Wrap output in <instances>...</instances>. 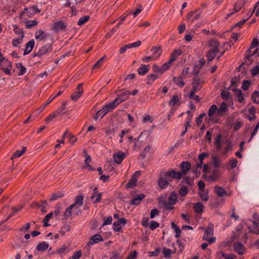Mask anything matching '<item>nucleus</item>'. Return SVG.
Listing matches in <instances>:
<instances>
[{"label":"nucleus","mask_w":259,"mask_h":259,"mask_svg":"<svg viewBox=\"0 0 259 259\" xmlns=\"http://www.w3.org/2000/svg\"><path fill=\"white\" fill-rule=\"evenodd\" d=\"M208 46L210 49L206 55L208 63L211 62L219 52L220 44L219 41L215 39H211L209 42Z\"/></svg>","instance_id":"obj_1"},{"label":"nucleus","mask_w":259,"mask_h":259,"mask_svg":"<svg viewBox=\"0 0 259 259\" xmlns=\"http://www.w3.org/2000/svg\"><path fill=\"white\" fill-rule=\"evenodd\" d=\"M213 225L209 224L208 226L205 229L203 236V239L208 242L209 244H211L215 241V238L211 237L213 235Z\"/></svg>","instance_id":"obj_2"},{"label":"nucleus","mask_w":259,"mask_h":259,"mask_svg":"<svg viewBox=\"0 0 259 259\" xmlns=\"http://www.w3.org/2000/svg\"><path fill=\"white\" fill-rule=\"evenodd\" d=\"M131 94V93L129 91H123L117 95L116 98L114 100V101L118 105L122 102L126 100Z\"/></svg>","instance_id":"obj_3"},{"label":"nucleus","mask_w":259,"mask_h":259,"mask_svg":"<svg viewBox=\"0 0 259 259\" xmlns=\"http://www.w3.org/2000/svg\"><path fill=\"white\" fill-rule=\"evenodd\" d=\"M204 82V81L202 78L198 76H195L192 82L193 87L192 90H194V92H198L202 88V84Z\"/></svg>","instance_id":"obj_4"},{"label":"nucleus","mask_w":259,"mask_h":259,"mask_svg":"<svg viewBox=\"0 0 259 259\" xmlns=\"http://www.w3.org/2000/svg\"><path fill=\"white\" fill-rule=\"evenodd\" d=\"M83 93L82 83H80L77 85L75 91L71 96V99L74 101H77L81 96Z\"/></svg>","instance_id":"obj_5"},{"label":"nucleus","mask_w":259,"mask_h":259,"mask_svg":"<svg viewBox=\"0 0 259 259\" xmlns=\"http://www.w3.org/2000/svg\"><path fill=\"white\" fill-rule=\"evenodd\" d=\"M201 13V11L200 9L190 12L187 14V20L192 22L198 20Z\"/></svg>","instance_id":"obj_6"},{"label":"nucleus","mask_w":259,"mask_h":259,"mask_svg":"<svg viewBox=\"0 0 259 259\" xmlns=\"http://www.w3.org/2000/svg\"><path fill=\"white\" fill-rule=\"evenodd\" d=\"M52 50V47L51 44H48L42 47H41L35 54L34 56H41L45 55L47 53L49 52Z\"/></svg>","instance_id":"obj_7"},{"label":"nucleus","mask_w":259,"mask_h":259,"mask_svg":"<svg viewBox=\"0 0 259 259\" xmlns=\"http://www.w3.org/2000/svg\"><path fill=\"white\" fill-rule=\"evenodd\" d=\"M164 176L169 180H171V178L180 180L182 178L180 172H177L175 170H170L164 172Z\"/></svg>","instance_id":"obj_8"},{"label":"nucleus","mask_w":259,"mask_h":259,"mask_svg":"<svg viewBox=\"0 0 259 259\" xmlns=\"http://www.w3.org/2000/svg\"><path fill=\"white\" fill-rule=\"evenodd\" d=\"M171 180H169L164 176V174L161 175L159 178L157 183L159 187L161 189H164L167 187L169 182H171Z\"/></svg>","instance_id":"obj_9"},{"label":"nucleus","mask_w":259,"mask_h":259,"mask_svg":"<svg viewBox=\"0 0 259 259\" xmlns=\"http://www.w3.org/2000/svg\"><path fill=\"white\" fill-rule=\"evenodd\" d=\"M180 167L181 171L180 172L181 174L182 177H183V176L187 174V173L190 171L191 165L190 163L188 161H183L180 164Z\"/></svg>","instance_id":"obj_10"},{"label":"nucleus","mask_w":259,"mask_h":259,"mask_svg":"<svg viewBox=\"0 0 259 259\" xmlns=\"http://www.w3.org/2000/svg\"><path fill=\"white\" fill-rule=\"evenodd\" d=\"M40 9H38L37 6L34 5L29 8H25L23 14H26L28 17H30L31 15H33L36 13H39Z\"/></svg>","instance_id":"obj_11"},{"label":"nucleus","mask_w":259,"mask_h":259,"mask_svg":"<svg viewBox=\"0 0 259 259\" xmlns=\"http://www.w3.org/2000/svg\"><path fill=\"white\" fill-rule=\"evenodd\" d=\"M140 171H137L135 172L134 175L132 176L131 180L128 182V183L126 185V187L127 188H131L134 187L138 181L137 177H138L140 175Z\"/></svg>","instance_id":"obj_12"},{"label":"nucleus","mask_w":259,"mask_h":259,"mask_svg":"<svg viewBox=\"0 0 259 259\" xmlns=\"http://www.w3.org/2000/svg\"><path fill=\"white\" fill-rule=\"evenodd\" d=\"M126 221L125 219L122 218L118 219L116 222H114L113 224V229L115 232H119L120 231L122 226L121 224L124 225L126 224Z\"/></svg>","instance_id":"obj_13"},{"label":"nucleus","mask_w":259,"mask_h":259,"mask_svg":"<svg viewBox=\"0 0 259 259\" xmlns=\"http://www.w3.org/2000/svg\"><path fill=\"white\" fill-rule=\"evenodd\" d=\"M67 27V25L63 21H59L55 22L53 27V29L56 32L62 31Z\"/></svg>","instance_id":"obj_14"},{"label":"nucleus","mask_w":259,"mask_h":259,"mask_svg":"<svg viewBox=\"0 0 259 259\" xmlns=\"http://www.w3.org/2000/svg\"><path fill=\"white\" fill-rule=\"evenodd\" d=\"M125 157V154L121 151H119L113 155L114 162L117 164H120Z\"/></svg>","instance_id":"obj_15"},{"label":"nucleus","mask_w":259,"mask_h":259,"mask_svg":"<svg viewBox=\"0 0 259 259\" xmlns=\"http://www.w3.org/2000/svg\"><path fill=\"white\" fill-rule=\"evenodd\" d=\"M208 157V154L206 152H203L200 154L198 156L199 162L196 164V169H193V172H197V168H201L202 167L203 160L205 157Z\"/></svg>","instance_id":"obj_16"},{"label":"nucleus","mask_w":259,"mask_h":259,"mask_svg":"<svg viewBox=\"0 0 259 259\" xmlns=\"http://www.w3.org/2000/svg\"><path fill=\"white\" fill-rule=\"evenodd\" d=\"M83 198L84 197L82 194L78 195L75 197L74 203L71 204V205H73L74 209H77L82 205Z\"/></svg>","instance_id":"obj_17"},{"label":"nucleus","mask_w":259,"mask_h":259,"mask_svg":"<svg viewBox=\"0 0 259 259\" xmlns=\"http://www.w3.org/2000/svg\"><path fill=\"white\" fill-rule=\"evenodd\" d=\"M102 197V193L97 192V188H95L93 190V194L91 196V199L93 200L94 203H96L100 201Z\"/></svg>","instance_id":"obj_18"},{"label":"nucleus","mask_w":259,"mask_h":259,"mask_svg":"<svg viewBox=\"0 0 259 259\" xmlns=\"http://www.w3.org/2000/svg\"><path fill=\"white\" fill-rule=\"evenodd\" d=\"M214 191L217 195L219 197H223L225 196L230 195V194L228 193L222 187L215 186L214 187Z\"/></svg>","instance_id":"obj_19"},{"label":"nucleus","mask_w":259,"mask_h":259,"mask_svg":"<svg viewBox=\"0 0 259 259\" xmlns=\"http://www.w3.org/2000/svg\"><path fill=\"white\" fill-rule=\"evenodd\" d=\"M117 105L114 102V101L109 103L106 105L104 106L102 108L103 109L104 114H107L110 111L112 110L117 107Z\"/></svg>","instance_id":"obj_20"},{"label":"nucleus","mask_w":259,"mask_h":259,"mask_svg":"<svg viewBox=\"0 0 259 259\" xmlns=\"http://www.w3.org/2000/svg\"><path fill=\"white\" fill-rule=\"evenodd\" d=\"M34 44L35 41L34 39L29 40L25 45L23 55H26L30 53L34 46Z\"/></svg>","instance_id":"obj_21"},{"label":"nucleus","mask_w":259,"mask_h":259,"mask_svg":"<svg viewBox=\"0 0 259 259\" xmlns=\"http://www.w3.org/2000/svg\"><path fill=\"white\" fill-rule=\"evenodd\" d=\"M219 171L218 169H213L212 174L206 177V179L208 181L210 182H214L217 181L220 178Z\"/></svg>","instance_id":"obj_22"},{"label":"nucleus","mask_w":259,"mask_h":259,"mask_svg":"<svg viewBox=\"0 0 259 259\" xmlns=\"http://www.w3.org/2000/svg\"><path fill=\"white\" fill-rule=\"evenodd\" d=\"M69 251V249L66 245H63L61 247L57 249L56 251H54L53 254H58L60 256H63L66 254Z\"/></svg>","instance_id":"obj_23"},{"label":"nucleus","mask_w":259,"mask_h":259,"mask_svg":"<svg viewBox=\"0 0 259 259\" xmlns=\"http://www.w3.org/2000/svg\"><path fill=\"white\" fill-rule=\"evenodd\" d=\"M145 197V195L144 194H141L137 195L131 200L130 204L133 205H138L141 203L142 200Z\"/></svg>","instance_id":"obj_24"},{"label":"nucleus","mask_w":259,"mask_h":259,"mask_svg":"<svg viewBox=\"0 0 259 259\" xmlns=\"http://www.w3.org/2000/svg\"><path fill=\"white\" fill-rule=\"evenodd\" d=\"M150 70L149 65L141 64L140 67L137 69L138 74L140 75H145Z\"/></svg>","instance_id":"obj_25"},{"label":"nucleus","mask_w":259,"mask_h":259,"mask_svg":"<svg viewBox=\"0 0 259 259\" xmlns=\"http://www.w3.org/2000/svg\"><path fill=\"white\" fill-rule=\"evenodd\" d=\"M253 48L249 47V48L246 51L245 55V59H249L251 56L257 57L259 56V54H257L258 52V49H255L254 51L252 53V49Z\"/></svg>","instance_id":"obj_26"},{"label":"nucleus","mask_w":259,"mask_h":259,"mask_svg":"<svg viewBox=\"0 0 259 259\" xmlns=\"http://www.w3.org/2000/svg\"><path fill=\"white\" fill-rule=\"evenodd\" d=\"M227 109L228 107L226 103L225 102H222L220 108H218V115L223 116Z\"/></svg>","instance_id":"obj_27"},{"label":"nucleus","mask_w":259,"mask_h":259,"mask_svg":"<svg viewBox=\"0 0 259 259\" xmlns=\"http://www.w3.org/2000/svg\"><path fill=\"white\" fill-rule=\"evenodd\" d=\"M151 51L153 53L152 56L155 58H158L161 54V49L159 46H154L152 48Z\"/></svg>","instance_id":"obj_28"},{"label":"nucleus","mask_w":259,"mask_h":259,"mask_svg":"<svg viewBox=\"0 0 259 259\" xmlns=\"http://www.w3.org/2000/svg\"><path fill=\"white\" fill-rule=\"evenodd\" d=\"M235 251L239 254H243L244 252V249L243 244L241 243H235L234 245Z\"/></svg>","instance_id":"obj_29"},{"label":"nucleus","mask_w":259,"mask_h":259,"mask_svg":"<svg viewBox=\"0 0 259 259\" xmlns=\"http://www.w3.org/2000/svg\"><path fill=\"white\" fill-rule=\"evenodd\" d=\"M66 102H63L61 106H60L57 110L54 111L58 116H62L66 112Z\"/></svg>","instance_id":"obj_30"},{"label":"nucleus","mask_w":259,"mask_h":259,"mask_svg":"<svg viewBox=\"0 0 259 259\" xmlns=\"http://www.w3.org/2000/svg\"><path fill=\"white\" fill-rule=\"evenodd\" d=\"M204 207L203 204L200 202L195 203L193 206L194 210L196 213L202 212Z\"/></svg>","instance_id":"obj_31"},{"label":"nucleus","mask_w":259,"mask_h":259,"mask_svg":"<svg viewBox=\"0 0 259 259\" xmlns=\"http://www.w3.org/2000/svg\"><path fill=\"white\" fill-rule=\"evenodd\" d=\"M222 138V135L221 134H219L214 139V145L218 150H221L222 147L221 142Z\"/></svg>","instance_id":"obj_32"},{"label":"nucleus","mask_w":259,"mask_h":259,"mask_svg":"<svg viewBox=\"0 0 259 259\" xmlns=\"http://www.w3.org/2000/svg\"><path fill=\"white\" fill-rule=\"evenodd\" d=\"M181 53L182 51L181 50H175L171 54L170 56V59L168 61L171 63H172L176 60V59L181 54Z\"/></svg>","instance_id":"obj_33"},{"label":"nucleus","mask_w":259,"mask_h":259,"mask_svg":"<svg viewBox=\"0 0 259 259\" xmlns=\"http://www.w3.org/2000/svg\"><path fill=\"white\" fill-rule=\"evenodd\" d=\"M184 79L181 77L180 76L178 77H173V81L176 85L180 88L183 87L185 85V83L184 81Z\"/></svg>","instance_id":"obj_34"},{"label":"nucleus","mask_w":259,"mask_h":259,"mask_svg":"<svg viewBox=\"0 0 259 259\" xmlns=\"http://www.w3.org/2000/svg\"><path fill=\"white\" fill-rule=\"evenodd\" d=\"M215 113L218 115V107L217 105L213 104L209 107L208 111V115L209 117V119H211V118Z\"/></svg>","instance_id":"obj_35"},{"label":"nucleus","mask_w":259,"mask_h":259,"mask_svg":"<svg viewBox=\"0 0 259 259\" xmlns=\"http://www.w3.org/2000/svg\"><path fill=\"white\" fill-rule=\"evenodd\" d=\"M212 163L214 167L220 168L221 166L222 160L217 156H213L212 158Z\"/></svg>","instance_id":"obj_36"},{"label":"nucleus","mask_w":259,"mask_h":259,"mask_svg":"<svg viewBox=\"0 0 259 259\" xmlns=\"http://www.w3.org/2000/svg\"><path fill=\"white\" fill-rule=\"evenodd\" d=\"M26 151V147H23L22 150H17L15 152V153L13 154V155L11 156V160H14L16 158H18L20 157L25 151Z\"/></svg>","instance_id":"obj_37"},{"label":"nucleus","mask_w":259,"mask_h":259,"mask_svg":"<svg viewBox=\"0 0 259 259\" xmlns=\"http://www.w3.org/2000/svg\"><path fill=\"white\" fill-rule=\"evenodd\" d=\"M180 99L181 98L179 96L177 95H174L169 101L168 104L169 106L174 107L178 102H179Z\"/></svg>","instance_id":"obj_38"},{"label":"nucleus","mask_w":259,"mask_h":259,"mask_svg":"<svg viewBox=\"0 0 259 259\" xmlns=\"http://www.w3.org/2000/svg\"><path fill=\"white\" fill-rule=\"evenodd\" d=\"M102 240L103 239L100 235H95L91 238V241L89 242L88 243V245H92L95 243H98Z\"/></svg>","instance_id":"obj_39"},{"label":"nucleus","mask_w":259,"mask_h":259,"mask_svg":"<svg viewBox=\"0 0 259 259\" xmlns=\"http://www.w3.org/2000/svg\"><path fill=\"white\" fill-rule=\"evenodd\" d=\"M208 192L206 190L199 191V195L203 201H207L208 200Z\"/></svg>","instance_id":"obj_40"},{"label":"nucleus","mask_w":259,"mask_h":259,"mask_svg":"<svg viewBox=\"0 0 259 259\" xmlns=\"http://www.w3.org/2000/svg\"><path fill=\"white\" fill-rule=\"evenodd\" d=\"M49 247V244L46 242H41L39 243L36 246V249L39 251H44Z\"/></svg>","instance_id":"obj_41"},{"label":"nucleus","mask_w":259,"mask_h":259,"mask_svg":"<svg viewBox=\"0 0 259 259\" xmlns=\"http://www.w3.org/2000/svg\"><path fill=\"white\" fill-rule=\"evenodd\" d=\"M234 91L237 97V100L239 103H242L244 100L242 91L240 89H234Z\"/></svg>","instance_id":"obj_42"},{"label":"nucleus","mask_w":259,"mask_h":259,"mask_svg":"<svg viewBox=\"0 0 259 259\" xmlns=\"http://www.w3.org/2000/svg\"><path fill=\"white\" fill-rule=\"evenodd\" d=\"M125 19L126 17H123L121 18L119 22L117 24L116 26H115L110 30V32L108 35H110V36L113 35L117 31L120 25L124 22Z\"/></svg>","instance_id":"obj_43"},{"label":"nucleus","mask_w":259,"mask_h":259,"mask_svg":"<svg viewBox=\"0 0 259 259\" xmlns=\"http://www.w3.org/2000/svg\"><path fill=\"white\" fill-rule=\"evenodd\" d=\"M45 37L46 34L41 29H39L35 32V38L36 39H40L41 40Z\"/></svg>","instance_id":"obj_44"},{"label":"nucleus","mask_w":259,"mask_h":259,"mask_svg":"<svg viewBox=\"0 0 259 259\" xmlns=\"http://www.w3.org/2000/svg\"><path fill=\"white\" fill-rule=\"evenodd\" d=\"M168 201L171 204H175L177 201V195L176 193L172 192L168 198Z\"/></svg>","instance_id":"obj_45"},{"label":"nucleus","mask_w":259,"mask_h":259,"mask_svg":"<svg viewBox=\"0 0 259 259\" xmlns=\"http://www.w3.org/2000/svg\"><path fill=\"white\" fill-rule=\"evenodd\" d=\"M74 208L73 205H70L65 210L64 213V217L65 219H68L70 218L72 215V209Z\"/></svg>","instance_id":"obj_46"},{"label":"nucleus","mask_w":259,"mask_h":259,"mask_svg":"<svg viewBox=\"0 0 259 259\" xmlns=\"http://www.w3.org/2000/svg\"><path fill=\"white\" fill-rule=\"evenodd\" d=\"M171 226L176 233L175 237L179 238L180 237L181 233V230H180V228L177 226L173 222L171 223Z\"/></svg>","instance_id":"obj_47"},{"label":"nucleus","mask_w":259,"mask_h":259,"mask_svg":"<svg viewBox=\"0 0 259 259\" xmlns=\"http://www.w3.org/2000/svg\"><path fill=\"white\" fill-rule=\"evenodd\" d=\"M238 164V160L236 158H232L230 160L227 167L228 169H233L235 168Z\"/></svg>","instance_id":"obj_48"},{"label":"nucleus","mask_w":259,"mask_h":259,"mask_svg":"<svg viewBox=\"0 0 259 259\" xmlns=\"http://www.w3.org/2000/svg\"><path fill=\"white\" fill-rule=\"evenodd\" d=\"M16 67H17V68L20 69L19 72L18 73V75H19V76L22 75L26 72V68L25 66H24L22 63H17Z\"/></svg>","instance_id":"obj_49"},{"label":"nucleus","mask_w":259,"mask_h":259,"mask_svg":"<svg viewBox=\"0 0 259 259\" xmlns=\"http://www.w3.org/2000/svg\"><path fill=\"white\" fill-rule=\"evenodd\" d=\"M24 37V35L20 36L19 37L14 38L12 40V45L14 47H18L19 44H21L22 43L23 39Z\"/></svg>","instance_id":"obj_50"},{"label":"nucleus","mask_w":259,"mask_h":259,"mask_svg":"<svg viewBox=\"0 0 259 259\" xmlns=\"http://www.w3.org/2000/svg\"><path fill=\"white\" fill-rule=\"evenodd\" d=\"M8 67H4L3 66H2L0 67V69L3 71H4L5 74L9 75L11 73V70L12 68V62H8Z\"/></svg>","instance_id":"obj_51"},{"label":"nucleus","mask_w":259,"mask_h":259,"mask_svg":"<svg viewBox=\"0 0 259 259\" xmlns=\"http://www.w3.org/2000/svg\"><path fill=\"white\" fill-rule=\"evenodd\" d=\"M53 215V213L51 212L46 215L45 218L43 220L44 227H48L50 225V224H48V222L52 218Z\"/></svg>","instance_id":"obj_52"},{"label":"nucleus","mask_w":259,"mask_h":259,"mask_svg":"<svg viewBox=\"0 0 259 259\" xmlns=\"http://www.w3.org/2000/svg\"><path fill=\"white\" fill-rule=\"evenodd\" d=\"M158 78V76L155 74H151L147 76V83L152 84L154 81Z\"/></svg>","instance_id":"obj_53"},{"label":"nucleus","mask_w":259,"mask_h":259,"mask_svg":"<svg viewBox=\"0 0 259 259\" xmlns=\"http://www.w3.org/2000/svg\"><path fill=\"white\" fill-rule=\"evenodd\" d=\"M91 156L89 155H87L85 156V159L84 161L85 165L84 166V168H86V167L89 168V169L91 171H92V170H94V169L92 167V166H91L89 164V163L91 162Z\"/></svg>","instance_id":"obj_54"},{"label":"nucleus","mask_w":259,"mask_h":259,"mask_svg":"<svg viewBox=\"0 0 259 259\" xmlns=\"http://www.w3.org/2000/svg\"><path fill=\"white\" fill-rule=\"evenodd\" d=\"M251 99L254 103L259 104V91H254L251 95Z\"/></svg>","instance_id":"obj_55"},{"label":"nucleus","mask_w":259,"mask_h":259,"mask_svg":"<svg viewBox=\"0 0 259 259\" xmlns=\"http://www.w3.org/2000/svg\"><path fill=\"white\" fill-rule=\"evenodd\" d=\"M37 24V22L35 20H28L25 22L26 27L28 29H30L31 27L36 26Z\"/></svg>","instance_id":"obj_56"},{"label":"nucleus","mask_w":259,"mask_h":259,"mask_svg":"<svg viewBox=\"0 0 259 259\" xmlns=\"http://www.w3.org/2000/svg\"><path fill=\"white\" fill-rule=\"evenodd\" d=\"M14 31L16 34L20 35V36L24 35V32L22 29L19 28L17 25H13Z\"/></svg>","instance_id":"obj_57"},{"label":"nucleus","mask_w":259,"mask_h":259,"mask_svg":"<svg viewBox=\"0 0 259 259\" xmlns=\"http://www.w3.org/2000/svg\"><path fill=\"white\" fill-rule=\"evenodd\" d=\"M90 19V17L89 16H84L79 18L77 22V24L78 25H82L84 24L86 22H87Z\"/></svg>","instance_id":"obj_58"},{"label":"nucleus","mask_w":259,"mask_h":259,"mask_svg":"<svg viewBox=\"0 0 259 259\" xmlns=\"http://www.w3.org/2000/svg\"><path fill=\"white\" fill-rule=\"evenodd\" d=\"M188 189L186 186H182L179 190V194L182 197H184L188 194Z\"/></svg>","instance_id":"obj_59"},{"label":"nucleus","mask_w":259,"mask_h":259,"mask_svg":"<svg viewBox=\"0 0 259 259\" xmlns=\"http://www.w3.org/2000/svg\"><path fill=\"white\" fill-rule=\"evenodd\" d=\"M197 92H194V90H192L189 95V97L191 99L194 100L197 102L200 101V98L198 95H195V93Z\"/></svg>","instance_id":"obj_60"},{"label":"nucleus","mask_w":259,"mask_h":259,"mask_svg":"<svg viewBox=\"0 0 259 259\" xmlns=\"http://www.w3.org/2000/svg\"><path fill=\"white\" fill-rule=\"evenodd\" d=\"M241 8V6L240 3H236L234 7V12H232L229 14L227 15V17H229L230 16H231L232 14H233L234 13L238 12L239 11Z\"/></svg>","instance_id":"obj_61"},{"label":"nucleus","mask_w":259,"mask_h":259,"mask_svg":"<svg viewBox=\"0 0 259 259\" xmlns=\"http://www.w3.org/2000/svg\"><path fill=\"white\" fill-rule=\"evenodd\" d=\"M121 254L118 252H113L110 254L109 259H121Z\"/></svg>","instance_id":"obj_62"},{"label":"nucleus","mask_w":259,"mask_h":259,"mask_svg":"<svg viewBox=\"0 0 259 259\" xmlns=\"http://www.w3.org/2000/svg\"><path fill=\"white\" fill-rule=\"evenodd\" d=\"M82 254L81 250L76 251L73 252V255L70 259H79Z\"/></svg>","instance_id":"obj_63"},{"label":"nucleus","mask_w":259,"mask_h":259,"mask_svg":"<svg viewBox=\"0 0 259 259\" xmlns=\"http://www.w3.org/2000/svg\"><path fill=\"white\" fill-rule=\"evenodd\" d=\"M159 223L154 221H152L150 222V225H149V227H150V229L152 230H155L157 228L159 227Z\"/></svg>","instance_id":"obj_64"}]
</instances>
